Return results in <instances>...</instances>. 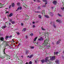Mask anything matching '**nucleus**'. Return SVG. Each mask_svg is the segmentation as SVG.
I'll list each match as a JSON object with an SVG mask.
<instances>
[{
  "mask_svg": "<svg viewBox=\"0 0 64 64\" xmlns=\"http://www.w3.org/2000/svg\"><path fill=\"white\" fill-rule=\"evenodd\" d=\"M41 29L42 30H44V31H45V30H46V29H44V28H43L42 27L41 28Z\"/></svg>",
  "mask_w": 64,
  "mask_h": 64,
  "instance_id": "22",
  "label": "nucleus"
},
{
  "mask_svg": "<svg viewBox=\"0 0 64 64\" xmlns=\"http://www.w3.org/2000/svg\"><path fill=\"white\" fill-rule=\"evenodd\" d=\"M50 58L53 61L54 60H55V56H52V58Z\"/></svg>",
  "mask_w": 64,
  "mask_h": 64,
  "instance_id": "1",
  "label": "nucleus"
},
{
  "mask_svg": "<svg viewBox=\"0 0 64 64\" xmlns=\"http://www.w3.org/2000/svg\"><path fill=\"white\" fill-rule=\"evenodd\" d=\"M30 35L32 36H33V34H30Z\"/></svg>",
  "mask_w": 64,
  "mask_h": 64,
  "instance_id": "34",
  "label": "nucleus"
},
{
  "mask_svg": "<svg viewBox=\"0 0 64 64\" xmlns=\"http://www.w3.org/2000/svg\"><path fill=\"white\" fill-rule=\"evenodd\" d=\"M41 62H42V63H44V62L45 60H41Z\"/></svg>",
  "mask_w": 64,
  "mask_h": 64,
  "instance_id": "19",
  "label": "nucleus"
},
{
  "mask_svg": "<svg viewBox=\"0 0 64 64\" xmlns=\"http://www.w3.org/2000/svg\"><path fill=\"white\" fill-rule=\"evenodd\" d=\"M53 26L54 27V28H55V27H56V26H55V25H54V24L53 25Z\"/></svg>",
  "mask_w": 64,
  "mask_h": 64,
  "instance_id": "45",
  "label": "nucleus"
},
{
  "mask_svg": "<svg viewBox=\"0 0 64 64\" xmlns=\"http://www.w3.org/2000/svg\"><path fill=\"white\" fill-rule=\"evenodd\" d=\"M6 57H7V58H9V59L10 58V56H9L6 54Z\"/></svg>",
  "mask_w": 64,
  "mask_h": 64,
  "instance_id": "12",
  "label": "nucleus"
},
{
  "mask_svg": "<svg viewBox=\"0 0 64 64\" xmlns=\"http://www.w3.org/2000/svg\"><path fill=\"white\" fill-rule=\"evenodd\" d=\"M42 7H46V5H44Z\"/></svg>",
  "mask_w": 64,
  "mask_h": 64,
  "instance_id": "42",
  "label": "nucleus"
},
{
  "mask_svg": "<svg viewBox=\"0 0 64 64\" xmlns=\"http://www.w3.org/2000/svg\"><path fill=\"white\" fill-rule=\"evenodd\" d=\"M17 34H18V35H20V33H19V32L17 33Z\"/></svg>",
  "mask_w": 64,
  "mask_h": 64,
  "instance_id": "38",
  "label": "nucleus"
},
{
  "mask_svg": "<svg viewBox=\"0 0 64 64\" xmlns=\"http://www.w3.org/2000/svg\"><path fill=\"white\" fill-rule=\"evenodd\" d=\"M56 22H59V23H60V22H61V21H60V20H56Z\"/></svg>",
  "mask_w": 64,
  "mask_h": 64,
  "instance_id": "16",
  "label": "nucleus"
},
{
  "mask_svg": "<svg viewBox=\"0 0 64 64\" xmlns=\"http://www.w3.org/2000/svg\"><path fill=\"white\" fill-rule=\"evenodd\" d=\"M43 38L42 37H41L40 38H38V40L40 41H41V40H43Z\"/></svg>",
  "mask_w": 64,
  "mask_h": 64,
  "instance_id": "10",
  "label": "nucleus"
},
{
  "mask_svg": "<svg viewBox=\"0 0 64 64\" xmlns=\"http://www.w3.org/2000/svg\"><path fill=\"white\" fill-rule=\"evenodd\" d=\"M52 60L51 59L50 60H48V62H51V61H52Z\"/></svg>",
  "mask_w": 64,
  "mask_h": 64,
  "instance_id": "28",
  "label": "nucleus"
},
{
  "mask_svg": "<svg viewBox=\"0 0 64 64\" xmlns=\"http://www.w3.org/2000/svg\"><path fill=\"white\" fill-rule=\"evenodd\" d=\"M38 9H40L41 8H40V7H38Z\"/></svg>",
  "mask_w": 64,
  "mask_h": 64,
  "instance_id": "35",
  "label": "nucleus"
},
{
  "mask_svg": "<svg viewBox=\"0 0 64 64\" xmlns=\"http://www.w3.org/2000/svg\"><path fill=\"white\" fill-rule=\"evenodd\" d=\"M56 3H57V2L56 1H54L53 4H56Z\"/></svg>",
  "mask_w": 64,
  "mask_h": 64,
  "instance_id": "17",
  "label": "nucleus"
},
{
  "mask_svg": "<svg viewBox=\"0 0 64 64\" xmlns=\"http://www.w3.org/2000/svg\"><path fill=\"white\" fill-rule=\"evenodd\" d=\"M50 15L52 17H53V15H54V14H53L52 13H51V12H50Z\"/></svg>",
  "mask_w": 64,
  "mask_h": 64,
  "instance_id": "7",
  "label": "nucleus"
},
{
  "mask_svg": "<svg viewBox=\"0 0 64 64\" xmlns=\"http://www.w3.org/2000/svg\"><path fill=\"white\" fill-rule=\"evenodd\" d=\"M47 4V2H45V5H46V4Z\"/></svg>",
  "mask_w": 64,
  "mask_h": 64,
  "instance_id": "52",
  "label": "nucleus"
},
{
  "mask_svg": "<svg viewBox=\"0 0 64 64\" xmlns=\"http://www.w3.org/2000/svg\"><path fill=\"white\" fill-rule=\"evenodd\" d=\"M11 23L12 24H14V23H15V21H12Z\"/></svg>",
  "mask_w": 64,
  "mask_h": 64,
  "instance_id": "25",
  "label": "nucleus"
},
{
  "mask_svg": "<svg viewBox=\"0 0 64 64\" xmlns=\"http://www.w3.org/2000/svg\"><path fill=\"white\" fill-rule=\"evenodd\" d=\"M30 48L31 49H34V46H30Z\"/></svg>",
  "mask_w": 64,
  "mask_h": 64,
  "instance_id": "24",
  "label": "nucleus"
},
{
  "mask_svg": "<svg viewBox=\"0 0 64 64\" xmlns=\"http://www.w3.org/2000/svg\"><path fill=\"white\" fill-rule=\"evenodd\" d=\"M12 37V36H9V38H11V37Z\"/></svg>",
  "mask_w": 64,
  "mask_h": 64,
  "instance_id": "41",
  "label": "nucleus"
},
{
  "mask_svg": "<svg viewBox=\"0 0 64 64\" xmlns=\"http://www.w3.org/2000/svg\"><path fill=\"white\" fill-rule=\"evenodd\" d=\"M12 15H13V14L12 13H11L10 14V15H9V16L10 17H11L12 16Z\"/></svg>",
  "mask_w": 64,
  "mask_h": 64,
  "instance_id": "13",
  "label": "nucleus"
},
{
  "mask_svg": "<svg viewBox=\"0 0 64 64\" xmlns=\"http://www.w3.org/2000/svg\"><path fill=\"white\" fill-rule=\"evenodd\" d=\"M17 6H20V2H18L16 4Z\"/></svg>",
  "mask_w": 64,
  "mask_h": 64,
  "instance_id": "6",
  "label": "nucleus"
},
{
  "mask_svg": "<svg viewBox=\"0 0 64 64\" xmlns=\"http://www.w3.org/2000/svg\"><path fill=\"white\" fill-rule=\"evenodd\" d=\"M45 17H46V18H49V17L48 16L46 15H45Z\"/></svg>",
  "mask_w": 64,
  "mask_h": 64,
  "instance_id": "23",
  "label": "nucleus"
},
{
  "mask_svg": "<svg viewBox=\"0 0 64 64\" xmlns=\"http://www.w3.org/2000/svg\"><path fill=\"white\" fill-rule=\"evenodd\" d=\"M2 5H3V4H1V3H0V6H3Z\"/></svg>",
  "mask_w": 64,
  "mask_h": 64,
  "instance_id": "36",
  "label": "nucleus"
},
{
  "mask_svg": "<svg viewBox=\"0 0 64 64\" xmlns=\"http://www.w3.org/2000/svg\"><path fill=\"white\" fill-rule=\"evenodd\" d=\"M18 10H21V9H22V7L20 6L19 7H18Z\"/></svg>",
  "mask_w": 64,
  "mask_h": 64,
  "instance_id": "9",
  "label": "nucleus"
},
{
  "mask_svg": "<svg viewBox=\"0 0 64 64\" xmlns=\"http://www.w3.org/2000/svg\"><path fill=\"white\" fill-rule=\"evenodd\" d=\"M11 7V5H10L9 6V9H10V8Z\"/></svg>",
  "mask_w": 64,
  "mask_h": 64,
  "instance_id": "37",
  "label": "nucleus"
},
{
  "mask_svg": "<svg viewBox=\"0 0 64 64\" xmlns=\"http://www.w3.org/2000/svg\"><path fill=\"white\" fill-rule=\"evenodd\" d=\"M58 53L59 52H54V55H56L57 56L58 55V54H58Z\"/></svg>",
  "mask_w": 64,
  "mask_h": 64,
  "instance_id": "5",
  "label": "nucleus"
},
{
  "mask_svg": "<svg viewBox=\"0 0 64 64\" xmlns=\"http://www.w3.org/2000/svg\"><path fill=\"white\" fill-rule=\"evenodd\" d=\"M49 58H50L49 57H46L45 59V62H47V61H48V60Z\"/></svg>",
  "mask_w": 64,
  "mask_h": 64,
  "instance_id": "2",
  "label": "nucleus"
},
{
  "mask_svg": "<svg viewBox=\"0 0 64 64\" xmlns=\"http://www.w3.org/2000/svg\"><path fill=\"white\" fill-rule=\"evenodd\" d=\"M25 6H28L27 5H25Z\"/></svg>",
  "mask_w": 64,
  "mask_h": 64,
  "instance_id": "59",
  "label": "nucleus"
},
{
  "mask_svg": "<svg viewBox=\"0 0 64 64\" xmlns=\"http://www.w3.org/2000/svg\"><path fill=\"white\" fill-rule=\"evenodd\" d=\"M0 58H2V59H3V58H2H2H1V57H0Z\"/></svg>",
  "mask_w": 64,
  "mask_h": 64,
  "instance_id": "53",
  "label": "nucleus"
},
{
  "mask_svg": "<svg viewBox=\"0 0 64 64\" xmlns=\"http://www.w3.org/2000/svg\"><path fill=\"white\" fill-rule=\"evenodd\" d=\"M58 15L59 17H62V16L61 15V14L58 13Z\"/></svg>",
  "mask_w": 64,
  "mask_h": 64,
  "instance_id": "18",
  "label": "nucleus"
},
{
  "mask_svg": "<svg viewBox=\"0 0 64 64\" xmlns=\"http://www.w3.org/2000/svg\"><path fill=\"white\" fill-rule=\"evenodd\" d=\"M52 44H54V42H52Z\"/></svg>",
  "mask_w": 64,
  "mask_h": 64,
  "instance_id": "62",
  "label": "nucleus"
},
{
  "mask_svg": "<svg viewBox=\"0 0 64 64\" xmlns=\"http://www.w3.org/2000/svg\"><path fill=\"white\" fill-rule=\"evenodd\" d=\"M18 10H18V9L16 10V11H18Z\"/></svg>",
  "mask_w": 64,
  "mask_h": 64,
  "instance_id": "56",
  "label": "nucleus"
},
{
  "mask_svg": "<svg viewBox=\"0 0 64 64\" xmlns=\"http://www.w3.org/2000/svg\"><path fill=\"white\" fill-rule=\"evenodd\" d=\"M21 25H22V26H23V24L21 23Z\"/></svg>",
  "mask_w": 64,
  "mask_h": 64,
  "instance_id": "43",
  "label": "nucleus"
},
{
  "mask_svg": "<svg viewBox=\"0 0 64 64\" xmlns=\"http://www.w3.org/2000/svg\"><path fill=\"white\" fill-rule=\"evenodd\" d=\"M9 21H10V22H12V20L11 19H10L9 20Z\"/></svg>",
  "mask_w": 64,
  "mask_h": 64,
  "instance_id": "44",
  "label": "nucleus"
},
{
  "mask_svg": "<svg viewBox=\"0 0 64 64\" xmlns=\"http://www.w3.org/2000/svg\"><path fill=\"white\" fill-rule=\"evenodd\" d=\"M12 6V7H14L15 6V4L14 3H13Z\"/></svg>",
  "mask_w": 64,
  "mask_h": 64,
  "instance_id": "27",
  "label": "nucleus"
},
{
  "mask_svg": "<svg viewBox=\"0 0 64 64\" xmlns=\"http://www.w3.org/2000/svg\"><path fill=\"white\" fill-rule=\"evenodd\" d=\"M12 40L13 42H14V40L12 39Z\"/></svg>",
  "mask_w": 64,
  "mask_h": 64,
  "instance_id": "49",
  "label": "nucleus"
},
{
  "mask_svg": "<svg viewBox=\"0 0 64 64\" xmlns=\"http://www.w3.org/2000/svg\"><path fill=\"white\" fill-rule=\"evenodd\" d=\"M34 62H35V63H37V60H35L34 61Z\"/></svg>",
  "mask_w": 64,
  "mask_h": 64,
  "instance_id": "46",
  "label": "nucleus"
},
{
  "mask_svg": "<svg viewBox=\"0 0 64 64\" xmlns=\"http://www.w3.org/2000/svg\"><path fill=\"white\" fill-rule=\"evenodd\" d=\"M26 30V28H24V29H22V31H24V32H25Z\"/></svg>",
  "mask_w": 64,
  "mask_h": 64,
  "instance_id": "26",
  "label": "nucleus"
},
{
  "mask_svg": "<svg viewBox=\"0 0 64 64\" xmlns=\"http://www.w3.org/2000/svg\"><path fill=\"white\" fill-rule=\"evenodd\" d=\"M8 13V12H6V13Z\"/></svg>",
  "mask_w": 64,
  "mask_h": 64,
  "instance_id": "54",
  "label": "nucleus"
},
{
  "mask_svg": "<svg viewBox=\"0 0 64 64\" xmlns=\"http://www.w3.org/2000/svg\"><path fill=\"white\" fill-rule=\"evenodd\" d=\"M5 49H4V54H5L6 53L5 52Z\"/></svg>",
  "mask_w": 64,
  "mask_h": 64,
  "instance_id": "32",
  "label": "nucleus"
},
{
  "mask_svg": "<svg viewBox=\"0 0 64 64\" xmlns=\"http://www.w3.org/2000/svg\"><path fill=\"white\" fill-rule=\"evenodd\" d=\"M32 27L33 28H34L35 27V25H34L33 26H32Z\"/></svg>",
  "mask_w": 64,
  "mask_h": 64,
  "instance_id": "39",
  "label": "nucleus"
},
{
  "mask_svg": "<svg viewBox=\"0 0 64 64\" xmlns=\"http://www.w3.org/2000/svg\"><path fill=\"white\" fill-rule=\"evenodd\" d=\"M6 26H2V29H3L4 28H6Z\"/></svg>",
  "mask_w": 64,
  "mask_h": 64,
  "instance_id": "11",
  "label": "nucleus"
},
{
  "mask_svg": "<svg viewBox=\"0 0 64 64\" xmlns=\"http://www.w3.org/2000/svg\"><path fill=\"white\" fill-rule=\"evenodd\" d=\"M47 34L48 35H49V34H50V33H49L48 32H47L46 33V34Z\"/></svg>",
  "mask_w": 64,
  "mask_h": 64,
  "instance_id": "33",
  "label": "nucleus"
},
{
  "mask_svg": "<svg viewBox=\"0 0 64 64\" xmlns=\"http://www.w3.org/2000/svg\"><path fill=\"white\" fill-rule=\"evenodd\" d=\"M33 55H31L29 57V58H32V57H33Z\"/></svg>",
  "mask_w": 64,
  "mask_h": 64,
  "instance_id": "21",
  "label": "nucleus"
},
{
  "mask_svg": "<svg viewBox=\"0 0 64 64\" xmlns=\"http://www.w3.org/2000/svg\"><path fill=\"white\" fill-rule=\"evenodd\" d=\"M37 1L38 2H40V0H37Z\"/></svg>",
  "mask_w": 64,
  "mask_h": 64,
  "instance_id": "40",
  "label": "nucleus"
},
{
  "mask_svg": "<svg viewBox=\"0 0 64 64\" xmlns=\"http://www.w3.org/2000/svg\"><path fill=\"white\" fill-rule=\"evenodd\" d=\"M61 40H58L56 42V44H60V41H61Z\"/></svg>",
  "mask_w": 64,
  "mask_h": 64,
  "instance_id": "4",
  "label": "nucleus"
},
{
  "mask_svg": "<svg viewBox=\"0 0 64 64\" xmlns=\"http://www.w3.org/2000/svg\"><path fill=\"white\" fill-rule=\"evenodd\" d=\"M52 9L53 8V7H52Z\"/></svg>",
  "mask_w": 64,
  "mask_h": 64,
  "instance_id": "64",
  "label": "nucleus"
},
{
  "mask_svg": "<svg viewBox=\"0 0 64 64\" xmlns=\"http://www.w3.org/2000/svg\"><path fill=\"white\" fill-rule=\"evenodd\" d=\"M43 1L45 2H47V0H42Z\"/></svg>",
  "mask_w": 64,
  "mask_h": 64,
  "instance_id": "30",
  "label": "nucleus"
},
{
  "mask_svg": "<svg viewBox=\"0 0 64 64\" xmlns=\"http://www.w3.org/2000/svg\"><path fill=\"white\" fill-rule=\"evenodd\" d=\"M28 64V62H26V64Z\"/></svg>",
  "mask_w": 64,
  "mask_h": 64,
  "instance_id": "58",
  "label": "nucleus"
},
{
  "mask_svg": "<svg viewBox=\"0 0 64 64\" xmlns=\"http://www.w3.org/2000/svg\"><path fill=\"white\" fill-rule=\"evenodd\" d=\"M28 38V36H26V39H27V38Z\"/></svg>",
  "mask_w": 64,
  "mask_h": 64,
  "instance_id": "47",
  "label": "nucleus"
},
{
  "mask_svg": "<svg viewBox=\"0 0 64 64\" xmlns=\"http://www.w3.org/2000/svg\"><path fill=\"white\" fill-rule=\"evenodd\" d=\"M32 23L33 24H35V22H32Z\"/></svg>",
  "mask_w": 64,
  "mask_h": 64,
  "instance_id": "50",
  "label": "nucleus"
},
{
  "mask_svg": "<svg viewBox=\"0 0 64 64\" xmlns=\"http://www.w3.org/2000/svg\"><path fill=\"white\" fill-rule=\"evenodd\" d=\"M29 56H27V57H28H28H29Z\"/></svg>",
  "mask_w": 64,
  "mask_h": 64,
  "instance_id": "55",
  "label": "nucleus"
},
{
  "mask_svg": "<svg viewBox=\"0 0 64 64\" xmlns=\"http://www.w3.org/2000/svg\"><path fill=\"white\" fill-rule=\"evenodd\" d=\"M0 40H1V41H3L4 40V38H0Z\"/></svg>",
  "mask_w": 64,
  "mask_h": 64,
  "instance_id": "15",
  "label": "nucleus"
},
{
  "mask_svg": "<svg viewBox=\"0 0 64 64\" xmlns=\"http://www.w3.org/2000/svg\"><path fill=\"white\" fill-rule=\"evenodd\" d=\"M55 62L57 64H59V61L58 60H56L55 61Z\"/></svg>",
  "mask_w": 64,
  "mask_h": 64,
  "instance_id": "3",
  "label": "nucleus"
},
{
  "mask_svg": "<svg viewBox=\"0 0 64 64\" xmlns=\"http://www.w3.org/2000/svg\"><path fill=\"white\" fill-rule=\"evenodd\" d=\"M63 53H64V50L63 51Z\"/></svg>",
  "mask_w": 64,
  "mask_h": 64,
  "instance_id": "57",
  "label": "nucleus"
},
{
  "mask_svg": "<svg viewBox=\"0 0 64 64\" xmlns=\"http://www.w3.org/2000/svg\"><path fill=\"white\" fill-rule=\"evenodd\" d=\"M19 45H20V44H19V45L18 46V47L19 46Z\"/></svg>",
  "mask_w": 64,
  "mask_h": 64,
  "instance_id": "60",
  "label": "nucleus"
},
{
  "mask_svg": "<svg viewBox=\"0 0 64 64\" xmlns=\"http://www.w3.org/2000/svg\"><path fill=\"white\" fill-rule=\"evenodd\" d=\"M46 42V40H44V42Z\"/></svg>",
  "mask_w": 64,
  "mask_h": 64,
  "instance_id": "63",
  "label": "nucleus"
},
{
  "mask_svg": "<svg viewBox=\"0 0 64 64\" xmlns=\"http://www.w3.org/2000/svg\"><path fill=\"white\" fill-rule=\"evenodd\" d=\"M11 23H9V25H11Z\"/></svg>",
  "mask_w": 64,
  "mask_h": 64,
  "instance_id": "51",
  "label": "nucleus"
},
{
  "mask_svg": "<svg viewBox=\"0 0 64 64\" xmlns=\"http://www.w3.org/2000/svg\"><path fill=\"white\" fill-rule=\"evenodd\" d=\"M37 12V13H40L41 12Z\"/></svg>",
  "mask_w": 64,
  "mask_h": 64,
  "instance_id": "48",
  "label": "nucleus"
},
{
  "mask_svg": "<svg viewBox=\"0 0 64 64\" xmlns=\"http://www.w3.org/2000/svg\"><path fill=\"white\" fill-rule=\"evenodd\" d=\"M34 0V2H35L36 1H35V0Z\"/></svg>",
  "mask_w": 64,
  "mask_h": 64,
  "instance_id": "61",
  "label": "nucleus"
},
{
  "mask_svg": "<svg viewBox=\"0 0 64 64\" xmlns=\"http://www.w3.org/2000/svg\"><path fill=\"white\" fill-rule=\"evenodd\" d=\"M37 37H36L35 38H34V42H35V41H36V40H37Z\"/></svg>",
  "mask_w": 64,
  "mask_h": 64,
  "instance_id": "14",
  "label": "nucleus"
},
{
  "mask_svg": "<svg viewBox=\"0 0 64 64\" xmlns=\"http://www.w3.org/2000/svg\"><path fill=\"white\" fill-rule=\"evenodd\" d=\"M6 39H8V38H9V36H6Z\"/></svg>",
  "mask_w": 64,
  "mask_h": 64,
  "instance_id": "31",
  "label": "nucleus"
},
{
  "mask_svg": "<svg viewBox=\"0 0 64 64\" xmlns=\"http://www.w3.org/2000/svg\"><path fill=\"white\" fill-rule=\"evenodd\" d=\"M45 10H42V14H45Z\"/></svg>",
  "mask_w": 64,
  "mask_h": 64,
  "instance_id": "8",
  "label": "nucleus"
},
{
  "mask_svg": "<svg viewBox=\"0 0 64 64\" xmlns=\"http://www.w3.org/2000/svg\"><path fill=\"white\" fill-rule=\"evenodd\" d=\"M41 15H38V17L39 18H40V19H41Z\"/></svg>",
  "mask_w": 64,
  "mask_h": 64,
  "instance_id": "20",
  "label": "nucleus"
},
{
  "mask_svg": "<svg viewBox=\"0 0 64 64\" xmlns=\"http://www.w3.org/2000/svg\"><path fill=\"white\" fill-rule=\"evenodd\" d=\"M28 64H32V62L30 61L28 63Z\"/></svg>",
  "mask_w": 64,
  "mask_h": 64,
  "instance_id": "29",
  "label": "nucleus"
}]
</instances>
